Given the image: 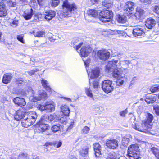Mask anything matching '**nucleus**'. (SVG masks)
<instances>
[{
	"label": "nucleus",
	"instance_id": "5",
	"mask_svg": "<svg viewBox=\"0 0 159 159\" xmlns=\"http://www.w3.org/2000/svg\"><path fill=\"white\" fill-rule=\"evenodd\" d=\"M132 127L138 131L144 133L148 132V130L151 128L146 123H145L144 120L142 121V123L138 122L134 125L132 124Z\"/></svg>",
	"mask_w": 159,
	"mask_h": 159
},
{
	"label": "nucleus",
	"instance_id": "7",
	"mask_svg": "<svg viewBox=\"0 0 159 159\" xmlns=\"http://www.w3.org/2000/svg\"><path fill=\"white\" fill-rule=\"evenodd\" d=\"M97 55L100 59L103 61H105L109 58L110 53L107 50L103 49L98 51Z\"/></svg>",
	"mask_w": 159,
	"mask_h": 159
},
{
	"label": "nucleus",
	"instance_id": "46",
	"mask_svg": "<svg viewBox=\"0 0 159 159\" xmlns=\"http://www.w3.org/2000/svg\"><path fill=\"white\" fill-rule=\"evenodd\" d=\"M150 91L152 93H155L159 91V86H153L150 89Z\"/></svg>",
	"mask_w": 159,
	"mask_h": 159
},
{
	"label": "nucleus",
	"instance_id": "30",
	"mask_svg": "<svg viewBox=\"0 0 159 159\" xmlns=\"http://www.w3.org/2000/svg\"><path fill=\"white\" fill-rule=\"evenodd\" d=\"M11 78V74L8 73L4 74L3 77L2 82L5 84H7L10 82Z\"/></svg>",
	"mask_w": 159,
	"mask_h": 159
},
{
	"label": "nucleus",
	"instance_id": "29",
	"mask_svg": "<svg viewBox=\"0 0 159 159\" xmlns=\"http://www.w3.org/2000/svg\"><path fill=\"white\" fill-rule=\"evenodd\" d=\"M156 97L154 95H148L146 96L145 101L148 103H152L156 101Z\"/></svg>",
	"mask_w": 159,
	"mask_h": 159
},
{
	"label": "nucleus",
	"instance_id": "22",
	"mask_svg": "<svg viewBox=\"0 0 159 159\" xmlns=\"http://www.w3.org/2000/svg\"><path fill=\"white\" fill-rule=\"evenodd\" d=\"M134 7V3L132 2H127L125 5L124 9L129 12L133 11Z\"/></svg>",
	"mask_w": 159,
	"mask_h": 159
},
{
	"label": "nucleus",
	"instance_id": "54",
	"mask_svg": "<svg viewBox=\"0 0 159 159\" xmlns=\"http://www.w3.org/2000/svg\"><path fill=\"white\" fill-rule=\"evenodd\" d=\"M89 128L88 127L86 126L84 127L82 131L84 134H87L89 132Z\"/></svg>",
	"mask_w": 159,
	"mask_h": 159
},
{
	"label": "nucleus",
	"instance_id": "25",
	"mask_svg": "<svg viewBox=\"0 0 159 159\" xmlns=\"http://www.w3.org/2000/svg\"><path fill=\"white\" fill-rule=\"evenodd\" d=\"M155 24L156 22L154 19L149 18L146 20L145 25L147 28L151 29L155 25Z\"/></svg>",
	"mask_w": 159,
	"mask_h": 159
},
{
	"label": "nucleus",
	"instance_id": "50",
	"mask_svg": "<svg viewBox=\"0 0 159 159\" xmlns=\"http://www.w3.org/2000/svg\"><path fill=\"white\" fill-rule=\"evenodd\" d=\"M7 15V11L6 8L0 9V17L4 16Z\"/></svg>",
	"mask_w": 159,
	"mask_h": 159
},
{
	"label": "nucleus",
	"instance_id": "64",
	"mask_svg": "<svg viewBox=\"0 0 159 159\" xmlns=\"http://www.w3.org/2000/svg\"><path fill=\"white\" fill-rule=\"evenodd\" d=\"M62 145V143L61 142H57L55 143V146L57 148H58L60 147Z\"/></svg>",
	"mask_w": 159,
	"mask_h": 159
},
{
	"label": "nucleus",
	"instance_id": "33",
	"mask_svg": "<svg viewBox=\"0 0 159 159\" xmlns=\"http://www.w3.org/2000/svg\"><path fill=\"white\" fill-rule=\"evenodd\" d=\"M102 4L107 8L112 7L113 2L111 0H104L102 2Z\"/></svg>",
	"mask_w": 159,
	"mask_h": 159
},
{
	"label": "nucleus",
	"instance_id": "44",
	"mask_svg": "<svg viewBox=\"0 0 159 159\" xmlns=\"http://www.w3.org/2000/svg\"><path fill=\"white\" fill-rule=\"evenodd\" d=\"M34 35L35 36L42 37L45 35V33L43 31H39L36 32H34Z\"/></svg>",
	"mask_w": 159,
	"mask_h": 159
},
{
	"label": "nucleus",
	"instance_id": "26",
	"mask_svg": "<svg viewBox=\"0 0 159 159\" xmlns=\"http://www.w3.org/2000/svg\"><path fill=\"white\" fill-rule=\"evenodd\" d=\"M61 111L64 115L68 116L69 115L70 110L68 106L66 104H62L60 107Z\"/></svg>",
	"mask_w": 159,
	"mask_h": 159
},
{
	"label": "nucleus",
	"instance_id": "8",
	"mask_svg": "<svg viewBox=\"0 0 159 159\" xmlns=\"http://www.w3.org/2000/svg\"><path fill=\"white\" fill-rule=\"evenodd\" d=\"M33 98H30L33 101H39L41 100H45L47 98V95L46 93L43 90H40L38 92V96H34V92L33 95H31Z\"/></svg>",
	"mask_w": 159,
	"mask_h": 159
},
{
	"label": "nucleus",
	"instance_id": "24",
	"mask_svg": "<svg viewBox=\"0 0 159 159\" xmlns=\"http://www.w3.org/2000/svg\"><path fill=\"white\" fill-rule=\"evenodd\" d=\"M112 75L113 77L117 79L123 78L124 75L118 70V68L113 70Z\"/></svg>",
	"mask_w": 159,
	"mask_h": 159
},
{
	"label": "nucleus",
	"instance_id": "36",
	"mask_svg": "<svg viewBox=\"0 0 159 159\" xmlns=\"http://www.w3.org/2000/svg\"><path fill=\"white\" fill-rule=\"evenodd\" d=\"M62 128V126L59 124H57L56 125H54L51 127V130L54 132L60 131Z\"/></svg>",
	"mask_w": 159,
	"mask_h": 159
},
{
	"label": "nucleus",
	"instance_id": "63",
	"mask_svg": "<svg viewBox=\"0 0 159 159\" xmlns=\"http://www.w3.org/2000/svg\"><path fill=\"white\" fill-rule=\"evenodd\" d=\"M84 62L85 66L87 67L89 66V65L90 62V60L89 59L87 60H86L84 61Z\"/></svg>",
	"mask_w": 159,
	"mask_h": 159
},
{
	"label": "nucleus",
	"instance_id": "9",
	"mask_svg": "<svg viewBox=\"0 0 159 159\" xmlns=\"http://www.w3.org/2000/svg\"><path fill=\"white\" fill-rule=\"evenodd\" d=\"M27 114L24 109L23 108H20L16 111L15 114L14 119L16 121L20 120L22 119H24Z\"/></svg>",
	"mask_w": 159,
	"mask_h": 159
},
{
	"label": "nucleus",
	"instance_id": "40",
	"mask_svg": "<svg viewBox=\"0 0 159 159\" xmlns=\"http://www.w3.org/2000/svg\"><path fill=\"white\" fill-rule=\"evenodd\" d=\"M123 63L125 64L126 67H125L124 66H122L121 68H120L121 71H123V70H127L129 67L128 65L130 63V61L129 60H124L123 61H121Z\"/></svg>",
	"mask_w": 159,
	"mask_h": 159
},
{
	"label": "nucleus",
	"instance_id": "31",
	"mask_svg": "<svg viewBox=\"0 0 159 159\" xmlns=\"http://www.w3.org/2000/svg\"><path fill=\"white\" fill-rule=\"evenodd\" d=\"M80 40V39H76L73 42V43L74 44V48H75L76 50L79 53V52H78V50L80 48L83 43V42Z\"/></svg>",
	"mask_w": 159,
	"mask_h": 159
},
{
	"label": "nucleus",
	"instance_id": "1",
	"mask_svg": "<svg viewBox=\"0 0 159 159\" xmlns=\"http://www.w3.org/2000/svg\"><path fill=\"white\" fill-rule=\"evenodd\" d=\"M77 9V6L75 3L71 2L68 0H64L63 1L60 16L63 17H70Z\"/></svg>",
	"mask_w": 159,
	"mask_h": 159
},
{
	"label": "nucleus",
	"instance_id": "2",
	"mask_svg": "<svg viewBox=\"0 0 159 159\" xmlns=\"http://www.w3.org/2000/svg\"><path fill=\"white\" fill-rule=\"evenodd\" d=\"M139 148L137 144L130 146L128 150V155L130 159H138L139 157Z\"/></svg>",
	"mask_w": 159,
	"mask_h": 159
},
{
	"label": "nucleus",
	"instance_id": "55",
	"mask_svg": "<svg viewBox=\"0 0 159 159\" xmlns=\"http://www.w3.org/2000/svg\"><path fill=\"white\" fill-rule=\"evenodd\" d=\"M38 69L35 68L32 70L28 71L27 72L30 75H34L35 72L38 71Z\"/></svg>",
	"mask_w": 159,
	"mask_h": 159
},
{
	"label": "nucleus",
	"instance_id": "42",
	"mask_svg": "<svg viewBox=\"0 0 159 159\" xmlns=\"http://www.w3.org/2000/svg\"><path fill=\"white\" fill-rule=\"evenodd\" d=\"M108 158L109 159H117L116 154L114 152L109 153Z\"/></svg>",
	"mask_w": 159,
	"mask_h": 159
},
{
	"label": "nucleus",
	"instance_id": "61",
	"mask_svg": "<svg viewBox=\"0 0 159 159\" xmlns=\"http://www.w3.org/2000/svg\"><path fill=\"white\" fill-rule=\"evenodd\" d=\"M127 109L123 111H121L120 112V115L123 117H124L125 114L127 113Z\"/></svg>",
	"mask_w": 159,
	"mask_h": 159
},
{
	"label": "nucleus",
	"instance_id": "43",
	"mask_svg": "<svg viewBox=\"0 0 159 159\" xmlns=\"http://www.w3.org/2000/svg\"><path fill=\"white\" fill-rule=\"evenodd\" d=\"M151 151L153 154L155 155L156 157H157L159 154V150L158 149L155 147H153L151 148Z\"/></svg>",
	"mask_w": 159,
	"mask_h": 159
},
{
	"label": "nucleus",
	"instance_id": "52",
	"mask_svg": "<svg viewBox=\"0 0 159 159\" xmlns=\"http://www.w3.org/2000/svg\"><path fill=\"white\" fill-rule=\"evenodd\" d=\"M93 81V87L95 88H97L98 87L99 85V83L98 81L96 80H92Z\"/></svg>",
	"mask_w": 159,
	"mask_h": 159
},
{
	"label": "nucleus",
	"instance_id": "13",
	"mask_svg": "<svg viewBox=\"0 0 159 159\" xmlns=\"http://www.w3.org/2000/svg\"><path fill=\"white\" fill-rule=\"evenodd\" d=\"M92 49L89 46H83L80 51V55L83 57H87L91 53Z\"/></svg>",
	"mask_w": 159,
	"mask_h": 159
},
{
	"label": "nucleus",
	"instance_id": "45",
	"mask_svg": "<svg viewBox=\"0 0 159 159\" xmlns=\"http://www.w3.org/2000/svg\"><path fill=\"white\" fill-rule=\"evenodd\" d=\"M60 0H52L51 2V6L55 7L57 6L60 3Z\"/></svg>",
	"mask_w": 159,
	"mask_h": 159
},
{
	"label": "nucleus",
	"instance_id": "14",
	"mask_svg": "<svg viewBox=\"0 0 159 159\" xmlns=\"http://www.w3.org/2000/svg\"><path fill=\"white\" fill-rule=\"evenodd\" d=\"M28 91L25 89H20L17 92V94L18 95H21L23 96H26L27 95V93H28L31 96V97H32L31 95H33L34 91L32 90L31 87H28Z\"/></svg>",
	"mask_w": 159,
	"mask_h": 159
},
{
	"label": "nucleus",
	"instance_id": "18",
	"mask_svg": "<svg viewBox=\"0 0 159 159\" xmlns=\"http://www.w3.org/2000/svg\"><path fill=\"white\" fill-rule=\"evenodd\" d=\"M34 123L32 120L28 116L26 118H24L22 120L21 124L22 126L24 127L27 128L29 126H31Z\"/></svg>",
	"mask_w": 159,
	"mask_h": 159
},
{
	"label": "nucleus",
	"instance_id": "4",
	"mask_svg": "<svg viewBox=\"0 0 159 159\" xmlns=\"http://www.w3.org/2000/svg\"><path fill=\"white\" fill-rule=\"evenodd\" d=\"M38 108L40 110H47L49 112H51L54 111L55 106L54 102L51 100L47 101L44 105L40 104L39 105Z\"/></svg>",
	"mask_w": 159,
	"mask_h": 159
},
{
	"label": "nucleus",
	"instance_id": "6",
	"mask_svg": "<svg viewBox=\"0 0 159 159\" xmlns=\"http://www.w3.org/2000/svg\"><path fill=\"white\" fill-rule=\"evenodd\" d=\"M102 89L107 93L111 92L114 89V87L112 85V81L108 80L103 81L102 83Z\"/></svg>",
	"mask_w": 159,
	"mask_h": 159
},
{
	"label": "nucleus",
	"instance_id": "57",
	"mask_svg": "<svg viewBox=\"0 0 159 159\" xmlns=\"http://www.w3.org/2000/svg\"><path fill=\"white\" fill-rule=\"evenodd\" d=\"M140 1L141 2L145 5L150 4L151 2V0H140Z\"/></svg>",
	"mask_w": 159,
	"mask_h": 159
},
{
	"label": "nucleus",
	"instance_id": "15",
	"mask_svg": "<svg viewBox=\"0 0 159 159\" xmlns=\"http://www.w3.org/2000/svg\"><path fill=\"white\" fill-rule=\"evenodd\" d=\"M99 70L98 69H96L92 70L91 72L88 73L89 82H91V80L95 78L98 77L99 75Z\"/></svg>",
	"mask_w": 159,
	"mask_h": 159
},
{
	"label": "nucleus",
	"instance_id": "21",
	"mask_svg": "<svg viewBox=\"0 0 159 159\" xmlns=\"http://www.w3.org/2000/svg\"><path fill=\"white\" fill-rule=\"evenodd\" d=\"M93 148L95 156L97 157H99L101 155V147L98 143L94 144Z\"/></svg>",
	"mask_w": 159,
	"mask_h": 159
},
{
	"label": "nucleus",
	"instance_id": "62",
	"mask_svg": "<svg viewBox=\"0 0 159 159\" xmlns=\"http://www.w3.org/2000/svg\"><path fill=\"white\" fill-rule=\"evenodd\" d=\"M8 3V4L11 7H15L16 5V3L12 1V0L10 1L9 2H7Z\"/></svg>",
	"mask_w": 159,
	"mask_h": 159
},
{
	"label": "nucleus",
	"instance_id": "60",
	"mask_svg": "<svg viewBox=\"0 0 159 159\" xmlns=\"http://www.w3.org/2000/svg\"><path fill=\"white\" fill-rule=\"evenodd\" d=\"M124 82V81L123 80H121L119 79L117 81L116 84L118 86H120L123 84Z\"/></svg>",
	"mask_w": 159,
	"mask_h": 159
},
{
	"label": "nucleus",
	"instance_id": "49",
	"mask_svg": "<svg viewBox=\"0 0 159 159\" xmlns=\"http://www.w3.org/2000/svg\"><path fill=\"white\" fill-rule=\"evenodd\" d=\"M153 108L156 114L157 115L159 116V106L157 104L154 105L153 106Z\"/></svg>",
	"mask_w": 159,
	"mask_h": 159
},
{
	"label": "nucleus",
	"instance_id": "53",
	"mask_svg": "<svg viewBox=\"0 0 159 159\" xmlns=\"http://www.w3.org/2000/svg\"><path fill=\"white\" fill-rule=\"evenodd\" d=\"M36 0H31L30 3V4L31 7H34L37 5Z\"/></svg>",
	"mask_w": 159,
	"mask_h": 159
},
{
	"label": "nucleus",
	"instance_id": "11",
	"mask_svg": "<svg viewBox=\"0 0 159 159\" xmlns=\"http://www.w3.org/2000/svg\"><path fill=\"white\" fill-rule=\"evenodd\" d=\"M118 61L117 60L109 61L106 66V70L108 72H111L113 70L117 68L118 67L116 64Z\"/></svg>",
	"mask_w": 159,
	"mask_h": 159
},
{
	"label": "nucleus",
	"instance_id": "58",
	"mask_svg": "<svg viewBox=\"0 0 159 159\" xmlns=\"http://www.w3.org/2000/svg\"><path fill=\"white\" fill-rule=\"evenodd\" d=\"M23 36L22 35H20L17 36V39L23 43H24V42L23 40Z\"/></svg>",
	"mask_w": 159,
	"mask_h": 159
},
{
	"label": "nucleus",
	"instance_id": "28",
	"mask_svg": "<svg viewBox=\"0 0 159 159\" xmlns=\"http://www.w3.org/2000/svg\"><path fill=\"white\" fill-rule=\"evenodd\" d=\"M135 15L138 19H143L145 16V12L142 9H138Z\"/></svg>",
	"mask_w": 159,
	"mask_h": 159
},
{
	"label": "nucleus",
	"instance_id": "34",
	"mask_svg": "<svg viewBox=\"0 0 159 159\" xmlns=\"http://www.w3.org/2000/svg\"><path fill=\"white\" fill-rule=\"evenodd\" d=\"M32 121L34 123L37 117V114L34 111H33L30 112L29 114L27 115Z\"/></svg>",
	"mask_w": 159,
	"mask_h": 159
},
{
	"label": "nucleus",
	"instance_id": "59",
	"mask_svg": "<svg viewBox=\"0 0 159 159\" xmlns=\"http://www.w3.org/2000/svg\"><path fill=\"white\" fill-rule=\"evenodd\" d=\"M154 11L157 14H159V6H156L154 7Z\"/></svg>",
	"mask_w": 159,
	"mask_h": 159
},
{
	"label": "nucleus",
	"instance_id": "56",
	"mask_svg": "<svg viewBox=\"0 0 159 159\" xmlns=\"http://www.w3.org/2000/svg\"><path fill=\"white\" fill-rule=\"evenodd\" d=\"M18 20H14L11 23V25L13 27H16L18 25Z\"/></svg>",
	"mask_w": 159,
	"mask_h": 159
},
{
	"label": "nucleus",
	"instance_id": "27",
	"mask_svg": "<svg viewBox=\"0 0 159 159\" xmlns=\"http://www.w3.org/2000/svg\"><path fill=\"white\" fill-rule=\"evenodd\" d=\"M116 19L119 23H125L127 22V17L124 15L118 14L116 16Z\"/></svg>",
	"mask_w": 159,
	"mask_h": 159
},
{
	"label": "nucleus",
	"instance_id": "12",
	"mask_svg": "<svg viewBox=\"0 0 159 159\" xmlns=\"http://www.w3.org/2000/svg\"><path fill=\"white\" fill-rule=\"evenodd\" d=\"M36 129L39 132L45 131L49 129L48 125L42 121L39 122L36 125Z\"/></svg>",
	"mask_w": 159,
	"mask_h": 159
},
{
	"label": "nucleus",
	"instance_id": "48",
	"mask_svg": "<svg viewBox=\"0 0 159 159\" xmlns=\"http://www.w3.org/2000/svg\"><path fill=\"white\" fill-rule=\"evenodd\" d=\"M44 121H48V116L47 115L45 114L42 116L41 118V120L39 121H42V122L43 123V122Z\"/></svg>",
	"mask_w": 159,
	"mask_h": 159
},
{
	"label": "nucleus",
	"instance_id": "10",
	"mask_svg": "<svg viewBox=\"0 0 159 159\" xmlns=\"http://www.w3.org/2000/svg\"><path fill=\"white\" fill-rule=\"evenodd\" d=\"M106 144L108 148L113 149H117L118 146V141L115 139H107Z\"/></svg>",
	"mask_w": 159,
	"mask_h": 159
},
{
	"label": "nucleus",
	"instance_id": "39",
	"mask_svg": "<svg viewBox=\"0 0 159 159\" xmlns=\"http://www.w3.org/2000/svg\"><path fill=\"white\" fill-rule=\"evenodd\" d=\"M85 93L89 97L91 98L92 99L93 98V95L92 93V91L88 87H86L85 88Z\"/></svg>",
	"mask_w": 159,
	"mask_h": 159
},
{
	"label": "nucleus",
	"instance_id": "19",
	"mask_svg": "<svg viewBox=\"0 0 159 159\" xmlns=\"http://www.w3.org/2000/svg\"><path fill=\"white\" fill-rule=\"evenodd\" d=\"M13 101L15 104L21 107L25 106L26 104L24 98L16 97L14 98Z\"/></svg>",
	"mask_w": 159,
	"mask_h": 159
},
{
	"label": "nucleus",
	"instance_id": "41",
	"mask_svg": "<svg viewBox=\"0 0 159 159\" xmlns=\"http://www.w3.org/2000/svg\"><path fill=\"white\" fill-rule=\"evenodd\" d=\"M88 151V148L86 147L85 149H83L80 151V154L82 157H86L87 155Z\"/></svg>",
	"mask_w": 159,
	"mask_h": 159
},
{
	"label": "nucleus",
	"instance_id": "16",
	"mask_svg": "<svg viewBox=\"0 0 159 159\" xmlns=\"http://www.w3.org/2000/svg\"><path fill=\"white\" fill-rule=\"evenodd\" d=\"M133 34L135 37L143 35L144 34L143 29L138 26L135 27L133 30Z\"/></svg>",
	"mask_w": 159,
	"mask_h": 159
},
{
	"label": "nucleus",
	"instance_id": "47",
	"mask_svg": "<svg viewBox=\"0 0 159 159\" xmlns=\"http://www.w3.org/2000/svg\"><path fill=\"white\" fill-rule=\"evenodd\" d=\"M57 120L61 123L64 124L66 123V117L65 116L62 117L57 116Z\"/></svg>",
	"mask_w": 159,
	"mask_h": 159
},
{
	"label": "nucleus",
	"instance_id": "17",
	"mask_svg": "<svg viewBox=\"0 0 159 159\" xmlns=\"http://www.w3.org/2000/svg\"><path fill=\"white\" fill-rule=\"evenodd\" d=\"M45 19L47 21H49L54 18L56 15V12L54 11H48L44 13Z\"/></svg>",
	"mask_w": 159,
	"mask_h": 159
},
{
	"label": "nucleus",
	"instance_id": "35",
	"mask_svg": "<svg viewBox=\"0 0 159 159\" xmlns=\"http://www.w3.org/2000/svg\"><path fill=\"white\" fill-rule=\"evenodd\" d=\"M41 83L42 86H43L49 92H51V88L49 86V83L46 80L42 79L41 81Z\"/></svg>",
	"mask_w": 159,
	"mask_h": 159
},
{
	"label": "nucleus",
	"instance_id": "51",
	"mask_svg": "<svg viewBox=\"0 0 159 159\" xmlns=\"http://www.w3.org/2000/svg\"><path fill=\"white\" fill-rule=\"evenodd\" d=\"M27 154L25 152H21L19 154L18 156V158L20 159H24L27 157Z\"/></svg>",
	"mask_w": 159,
	"mask_h": 159
},
{
	"label": "nucleus",
	"instance_id": "38",
	"mask_svg": "<svg viewBox=\"0 0 159 159\" xmlns=\"http://www.w3.org/2000/svg\"><path fill=\"white\" fill-rule=\"evenodd\" d=\"M48 121H57V116L55 113L48 115Z\"/></svg>",
	"mask_w": 159,
	"mask_h": 159
},
{
	"label": "nucleus",
	"instance_id": "20",
	"mask_svg": "<svg viewBox=\"0 0 159 159\" xmlns=\"http://www.w3.org/2000/svg\"><path fill=\"white\" fill-rule=\"evenodd\" d=\"M33 15V10L32 8H31L26 10L23 16L24 18L27 20L30 19Z\"/></svg>",
	"mask_w": 159,
	"mask_h": 159
},
{
	"label": "nucleus",
	"instance_id": "32",
	"mask_svg": "<svg viewBox=\"0 0 159 159\" xmlns=\"http://www.w3.org/2000/svg\"><path fill=\"white\" fill-rule=\"evenodd\" d=\"M98 12L95 10L89 9L87 11V14L89 16L96 17L98 15Z\"/></svg>",
	"mask_w": 159,
	"mask_h": 159
},
{
	"label": "nucleus",
	"instance_id": "37",
	"mask_svg": "<svg viewBox=\"0 0 159 159\" xmlns=\"http://www.w3.org/2000/svg\"><path fill=\"white\" fill-rule=\"evenodd\" d=\"M130 141L129 137L128 136H125L123 137L122 140V144L125 146H127Z\"/></svg>",
	"mask_w": 159,
	"mask_h": 159
},
{
	"label": "nucleus",
	"instance_id": "23",
	"mask_svg": "<svg viewBox=\"0 0 159 159\" xmlns=\"http://www.w3.org/2000/svg\"><path fill=\"white\" fill-rule=\"evenodd\" d=\"M146 119L143 120L145 123H146L148 125L151 127L152 125V121L153 119V115L149 113H147L146 115Z\"/></svg>",
	"mask_w": 159,
	"mask_h": 159
},
{
	"label": "nucleus",
	"instance_id": "3",
	"mask_svg": "<svg viewBox=\"0 0 159 159\" xmlns=\"http://www.w3.org/2000/svg\"><path fill=\"white\" fill-rule=\"evenodd\" d=\"M112 12L109 10H104L102 11L99 15V19L103 22L111 21L112 18Z\"/></svg>",
	"mask_w": 159,
	"mask_h": 159
}]
</instances>
